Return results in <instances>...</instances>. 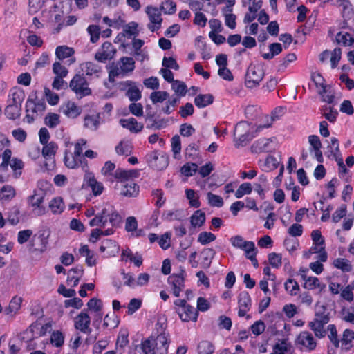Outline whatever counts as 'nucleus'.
I'll return each mask as SVG.
<instances>
[{
    "label": "nucleus",
    "mask_w": 354,
    "mask_h": 354,
    "mask_svg": "<svg viewBox=\"0 0 354 354\" xmlns=\"http://www.w3.org/2000/svg\"><path fill=\"white\" fill-rule=\"evenodd\" d=\"M46 107V105L44 99L38 100L35 94L34 96L32 95H30L26 102L27 122L30 124L37 116L42 115Z\"/></svg>",
    "instance_id": "nucleus-2"
},
{
    "label": "nucleus",
    "mask_w": 354,
    "mask_h": 354,
    "mask_svg": "<svg viewBox=\"0 0 354 354\" xmlns=\"http://www.w3.org/2000/svg\"><path fill=\"white\" fill-rule=\"evenodd\" d=\"M132 146L128 142L120 141L115 147V152L120 156H129L132 153Z\"/></svg>",
    "instance_id": "nucleus-29"
},
{
    "label": "nucleus",
    "mask_w": 354,
    "mask_h": 354,
    "mask_svg": "<svg viewBox=\"0 0 354 354\" xmlns=\"http://www.w3.org/2000/svg\"><path fill=\"white\" fill-rule=\"evenodd\" d=\"M88 82L83 75L76 74L69 83L70 88L79 98L91 95V89L88 87Z\"/></svg>",
    "instance_id": "nucleus-4"
},
{
    "label": "nucleus",
    "mask_w": 354,
    "mask_h": 354,
    "mask_svg": "<svg viewBox=\"0 0 354 354\" xmlns=\"http://www.w3.org/2000/svg\"><path fill=\"white\" fill-rule=\"evenodd\" d=\"M126 95L130 101L132 102H136L139 100L142 97L140 91L136 86L130 87L127 90Z\"/></svg>",
    "instance_id": "nucleus-48"
},
{
    "label": "nucleus",
    "mask_w": 354,
    "mask_h": 354,
    "mask_svg": "<svg viewBox=\"0 0 354 354\" xmlns=\"http://www.w3.org/2000/svg\"><path fill=\"white\" fill-rule=\"evenodd\" d=\"M15 190L11 185H6L1 187L0 190V199L8 201L15 196Z\"/></svg>",
    "instance_id": "nucleus-33"
},
{
    "label": "nucleus",
    "mask_w": 354,
    "mask_h": 354,
    "mask_svg": "<svg viewBox=\"0 0 354 354\" xmlns=\"http://www.w3.org/2000/svg\"><path fill=\"white\" fill-rule=\"evenodd\" d=\"M84 66L86 75H97V76H98L97 74L101 71V67L98 64L91 62H87L84 64Z\"/></svg>",
    "instance_id": "nucleus-46"
},
{
    "label": "nucleus",
    "mask_w": 354,
    "mask_h": 354,
    "mask_svg": "<svg viewBox=\"0 0 354 354\" xmlns=\"http://www.w3.org/2000/svg\"><path fill=\"white\" fill-rule=\"evenodd\" d=\"M138 26V24L133 21L126 25L124 27L123 31L129 35V37H131V36L136 37L138 35V31L137 30Z\"/></svg>",
    "instance_id": "nucleus-60"
},
{
    "label": "nucleus",
    "mask_w": 354,
    "mask_h": 354,
    "mask_svg": "<svg viewBox=\"0 0 354 354\" xmlns=\"http://www.w3.org/2000/svg\"><path fill=\"white\" fill-rule=\"evenodd\" d=\"M88 309L91 311H94L96 313H102V302L101 299L97 298H92L87 303Z\"/></svg>",
    "instance_id": "nucleus-40"
},
{
    "label": "nucleus",
    "mask_w": 354,
    "mask_h": 354,
    "mask_svg": "<svg viewBox=\"0 0 354 354\" xmlns=\"http://www.w3.org/2000/svg\"><path fill=\"white\" fill-rule=\"evenodd\" d=\"M347 212V207L346 205H342L333 214L332 220L335 223H338L340 220L346 216Z\"/></svg>",
    "instance_id": "nucleus-51"
},
{
    "label": "nucleus",
    "mask_w": 354,
    "mask_h": 354,
    "mask_svg": "<svg viewBox=\"0 0 354 354\" xmlns=\"http://www.w3.org/2000/svg\"><path fill=\"white\" fill-rule=\"evenodd\" d=\"M44 122L49 128H55L60 122L59 115L57 113H48L45 117Z\"/></svg>",
    "instance_id": "nucleus-37"
},
{
    "label": "nucleus",
    "mask_w": 354,
    "mask_h": 354,
    "mask_svg": "<svg viewBox=\"0 0 354 354\" xmlns=\"http://www.w3.org/2000/svg\"><path fill=\"white\" fill-rule=\"evenodd\" d=\"M42 155L45 158H50L55 156L58 148L57 144L54 142H47L43 145Z\"/></svg>",
    "instance_id": "nucleus-32"
},
{
    "label": "nucleus",
    "mask_w": 354,
    "mask_h": 354,
    "mask_svg": "<svg viewBox=\"0 0 354 354\" xmlns=\"http://www.w3.org/2000/svg\"><path fill=\"white\" fill-rule=\"evenodd\" d=\"M167 123V120L165 119H160V120H153L150 123H147L146 128L149 129H161L165 127H166Z\"/></svg>",
    "instance_id": "nucleus-59"
},
{
    "label": "nucleus",
    "mask_w": 354,
    "mask_h": 354,
    "mask_svg": "<svg viewBox=\"0 0 354 354\" xmlns=\"http://www.w3.org/2000/svg\"><path fill=\"white\" fill-rule=\"evenodd\" d=\"M203 255V263L206 268H209L214 259L216 252L212 248H205L201 252Z\"/></svg>",
    "instance_id": "nucleus-34"
},
{
    "label": "nucleus",
    "mask_w": 354,
    "mask_h": 354,
    "mask_svg": "<svg viewBox=\"0 0 354 354\" xmlns=\"http://www.w3.org/2000/svg\"><path fill=\"white\" fill-rule=\"evenodd\" d=\"M83 273L84 270L81 266L71 269L67 273V283L70 284L69 281L74 279V283L71 285V287H75L79 283L80 279Z\"/></svg>",
    "instance_id": "nucleus-17"
},
{
    "label": "nucleus",
    "mask_w": 354,
    "mask_h": 354,
    "mask_svg": "<svg viewBox=\"0 0 354 354\" xmlns=\"http://www.w3.org/2000/svg\"><path fill=\"white\" fill-rule=\"evenodd\" d=\"M109 222L112 227H118L121 223L122 218L120 215L112 209H109Z\"/></svg>",
    "instance_id": "nucleus-49"
},
{
    "label": "nucleus",
    "mask_w": 354,
    "mask_h": 354,
    "mask_svg": "<svg viewBox=\"0 0 354 354\" xmlns=\"http://www.w3.org/2000/svg\"><path fill=\"white\" fill-rule=\"evenodd\" d=\"M184 270H182L180 274H173L168 277V283L172 286L173 295L178 297L180 296V292L185 288V278L183 276Z\"/></svg>",
    "instance_id": "nucleus-9"
},
{
    "label": "nucleus",
    "mask_w": 354,
    "mask_h": 354,
    "mask_svg": "<svg viewBox=\"0 0 354 354\" xmlns=\"http://www.w3.org/2000/svg\"><path fill=\"white\" fill-rule=\"evenodd\" d=\"M53 71L56 76L60 77H66L68 73L67 68L58 62L53 64Z\"/></svg>",
    "instance_id": "nucleus-64"
},
{
    "label": "nucleus",
    "mask_w": 354,
    "mask_h": 354,
    "mask_svg": "<svg viewBox=\"0 0 354 354\" xmlns=\"http://www.w3.org/2000/svg\"><path fill=\"white\" fill-rule=\"evenodd\" d=\"M21 107L13 104H8L5 109V115L10 120H15L21 115Z\"/></svg>",
    "instance_id": "nucleus-26"
},
{
    "label": "nucleus",
    "mask_w": 354,
    "mask_h": 354,
    "mask_svg": "<svg viewBox=\"0 0 354 354\" xmlns=\"http://www.w3.org/2000/svg\"><path fill=\"white\" fill-rule=\"evenodd\" d=\"M198 354H212L214 351L213 344L209 341H201L197 347Z\"/></svg>",
    "instance_id": "nucleus-31"
},
{
    "label": "nucleus",
    "mask_w": 354,
    "mask_h": 354,
    "mask_svg": "<svg viewBox=\"0 0 354 354\" xmlns=\"http://www.w3.org/2000/svg\"><path fill=\"white\" fill-rule=\"evenodd\" d=\"M334 266L338 269L342 270L343 272H348L352 269V266L347 259L338 258L333 262Z\"/></svg>",
    "instance_id": "nucleus-43"
},
{
    "label": "nucleus",
    "mask_w": 354,
    "mask_h": 354,
    "mask_svg": "<svg viewBox=\"0 0 354 354\" xmlns=\"http://www.w3.org/2000/svg\"><path fill=\"white\" fill-rule=\"evenodd\" d=\"M25 97L24 91L19 88L14 87L9 93L8 104H13L15 106H20L21 107L22 102Z\"/></svg>",
    "instance_id": "nucleus-12"
},
{
    "label": "nucleus",
    "mask_w": 354,
    "mask_h": 354,
    "mask_svg": "<svg viewBox=\"0 0 354 354\" xmlns=\"http://www.w3.org/2000/svg\"><path fill=\"white\" fill-rule=\"evenodd\" d=\"M146 12L149 15L150 22L153 24H161L162 19L161 18V14L155 7L147 6Z\"/></svg>",
    "instance_id": "nucleus-22"
},
{
    "label": "nucleus",
    "mask_w": 354,
    "mask_h": 354,
    "mask_svg": "<svg viewBox=\"0 0 354 354\" xmlns=\"http://www.w3.org/2000/svg\"><path fill=\"white\" fill-rule=\"evenodd\" d=\"M241 250H243L245 254V257H250L251 254H257V250L255 247L254 243L250 241H245L244 244L241 248Z\"/></svg>",
    "instance_id": "nucleus-57"
},
{
    "label": "nucleus",
    "mask_w": 354,
    "mask_h": 354,
    "mask_svg": "<svg viewBox=\"0 0 354 354\" xmlns=\"http://www.w3.org/2000/svg\"><path fill=\"white\" fill-rule=\"evenodd\" d=\"M285 289L289 291L291 295H296L297 292L299 290V286L295 280L288 279L285 283Z\"/></svg>",
    "instance_id": "nucleus-54"
},
{
    "label": "nucleus",
    "mask_w": 354,
    "mask_h": 354,
    "mask_svg": "<svg viewBox=\"0 0 354 354\" xmlns=\"http://www.w3.org/2000/svg\"><path fill=\"white\" fill-rule=\"evenodd\" d=\"M50 342L56 347L62 346L64 342L63 334L59 330L54 331L51 335Z\"/></svg>",
    "instance_id": "nucleus-53"
},
{
    "label": "nucleus",
    "mask_w": 354,
    "mask_h": 354,
    "mask_svg": "<svg viewBox=\"0 0 354 354\" xmlns=\"http://www.w3.org/2000/svg\"><path fill=\"white\" fill-rule=\"evenodd\" d=\"M172 89L177 93H178L180 96H185L187 93V86L186 84L180 80H176L172 83L171 85Z\"/></svg>",
    "instance_id": "nucleus-52"
},
{
    "label": "nucleus",
    "mask_w": 354,
    "mask_h": 354,
    "mask_svg": "<svg viewBox=\"0 0 354 354\" xmlns=\"http://www.w3.org/2000/svg\"><path fill=\"white\" fill-rule=\"evenodd\" d=\"M326 324V320L318 322L313 319V321L308 323V326L314 332L317 337L323 338L326 334V330L324 329Z\"/></svg>",
    "instance_id": "nucleus-16"
},
{
    "label": "nucleus",
    "mask_w": 354,
    "mask_h": 354,
    "mask_svg": "<svg viewBox=\"0 0 354 354\" xmlns=\"http://www.w3.org/2000/svg\"><path fill=\"white\" fill-rule=\"evenodd\" d=\"M216 240V236L212 232H202L198 234L197 241L201 245H207Z\"/></svg>",
    "instance_id": "nucleus-39"
},
{
    "label": "nucleus",
    "mask_w": 354,
    "mask_h": 354,
    "mask_svg": "<svg viewBox=\"0 0 354 354\" xmlns=\"http://www.w3.org/2000/svg\"><path fill=\"white\" fill-rule=\"evenodd\" d=\"M122 63L121 70L122 72H131L135 68V62L132 57H123L120 59Z\"/></svg>",
    "instance_id": "nucleus-36"
},
{
    "label": "nucleus",
    "mask_w": 354,
    "mask_h": 354,
    "mask_svg": "<svg viewBox=\"0 0 354 354\" xmlns=\"http://www.w3.org/2000/svg\"><path fill=\"white\" fill-rule=\"evenodd\" d=\"M19 214L20 211L19 208L13 207L8 212V221L12 225H17L19 222Z\"/></svg>",
    "instance_id": "nucleus-50"
},
{
    "label": "nucleus",
    "mask_w": 354,
    "mask_h": 354,
    "mask_svg": "<svg viewBox=\"0 0 354 354\" xmlns=\"http://www.w3.org/2000/svg\"><path fill=\"white\" fill-rule=\"evenodd\" d=\"M238 303L239 306H241V308L250 309L252 301L249 293L246 291L241 292L238 297Z\"/></svg>",
    "instance_id": "nucleus-35"
},
{
    "label": "nucleus",
    "mask_w": 354,
    "mask_h": 354,
    "mask_svg": "<svg viewBox=\"0 0 354 354\" xmlns=\"http://www.w3.org/2000/svg\"><path fill=\"white\" fill-rule=\"evenodd\" d=\"M157 352L159 354H167L169 348V335L165 333H161L153 340Z\"/></svg>",
    "instance_id": "nucleus-11"
},
{
    "label": "nucleus",
    "mask_w": 354,
    "mask_h": 354,
    "mask_svg": "<svg viewBox=\"0 0 354 354\" xmlns=\"http://www.w3.org/2000/svg\"><path fill=\"white\" fill-rule=\"evenodd\" d=\"M264 75L263 69L251 64L245 74V84L246 87L252 88L258 86L263 79Z\"/></svg>",
    "instance_id": "nucleus-5"
},
{
    "label": "nucleus",
    "mask_w": 354,
    "mask_h": 354,
    "mask_svg": "<svg viewBox=\"0 0 354 354\" xmlns=\"http://www.w3.org/2000/svg\"><path fill=\"white\" fill-rule=\"evenodd\" d=\"M139 172L136 169L124 170L122 169H117L115 171L114 176L116 179L120 181H126L133 178L138 177Z\"/></svg>",
    "instance_id": "nucleus-15"
},
{
    "label": "nucleus",
    "mask_w": 354,
    "mask_h": 354,
    "mask_svg": "<svg viewBox=\"0 0 354 354\" xmlns=\"http://www.w3.org/2000/svg\"><path fill=\"white\" fill-rule=\"evenodd\" d=\"M174 304L176 313L183 322H196L197 320L198 310L194 306L187 304L185 299H176Z\"/></svg>",
    "instance_id": "nucleus-3"
},
{
    "label": "nucleus",
    "mask_w": 354,
    "mask_h": 354,
    "mask_svg": "<svg viewBox=\"0 0 354 354\" xmlns=\"http://www.w3.org/2000/svg\"><path fill=\"white\" fill-rule=\"evenodd\" d=\"M208 203L212 207H221L223 205V200L220 196L214 194L212 192L207 194Z\"/></svg>",
    "instance_id": "nucleus-42"
},
{
    "label": "nucleus",
    "mask_w": 354,
    "mask_h": 354,
    "mask_svg": "<svg viewBox=\"0 0 354 354\" xmlns=\"http://www.w3.org/2000/svg\"><path fill=\"white\" fill-rule=\"evenodd\" d=\"M12 151L9 149H6L2 153V162L0 165V168L3 171L8 169L9 163L11 161Z\"/></svg>",
    "instance_id": "nucleus-58"
},
{
    "label": "nucleus",
    "mask_w": 354,
    "mask_h": 354,
    "mask_svg": "<svg viewBox=\"0 0 354 354\" xmlns=\"http://www.w3.org/2000/svg\"><path fill=\"white\" fill-rule=\"evenodd\" d=\"M139 191V187L133 181L127 183L121 192V194L125 196H136Z\"/></svg>",
    "instance_id": "nucleus-24"
},
{
    "label": "nucleus",
    "mask_w": 354,
    "mask_h": 354,
    "mask_svg": "<svg viewBox=\"0 0 354 354\" xmlns=\"http://www.w3.org/2000/svg\"><path fill=\"white\" fill-rule=\"evenodd\" d=\"M61 111L68 118H75L81 113V108L74 102H68L61 108Z\"/></svg>",
    "instance_id": "nucleus-18"
},
{
    "label": "nucleus",
    "mask_w": 354,
    "mask_h": 354,
    "mask_svg": "<svg viewBox=\"0 0 354 354\" xmlns=\"http://www.w3.org/2000/svg\"><path fill=\"white\" fill-rule=\"evenodd\" d=\"M49 208L53 214H61L64 209V204L61 197L54 198L49 204Z\"/></svg>",
    "instance_id": "nucleus-30"
},
{
    "label": "nucleus",
    "mask_w": 354,
    "mask_h": 354,
    "mask_svg": "<svg viewBox=\"0 0 354 354\" xmlns=\"http://www.w3.org/2000/svg\"><path fill=\"white\" fill-rule=\"evenodd\" d=\"M205 214L201 210H196L190 217V223L193 227H201L205 222Z\"/></svg>",
    "instance_id": "nucleus-20"
},
{
    "label": "nucleus",
    "mask_w": 354,
    "mask_h": 354,
    "mask_svg": "<svg viewBox=\"0 0 354 354\" xmlns=\"http://www.w3.org/2000/svg\"><path fill=\"white\" fill-rule=\"evenodd\" d=\"M46 193L43 189L35 190L34 194L28 198V203L35 208V214L41 216L46 213V208L41 205L44 202Z\"/></svg>",
    "instance_id": "nucleus-8"
},
{
    "label": "nucleus",
    "mask_w": 354,
    "mask_h": 354,
    "mask_svg": "<svg viewBox=\"0 0 354 354\" xmlns=\"http://www.w3.org/2000/svg\"><path fill=\"white\" fill-rule=\"evenodd\" d=\"M198 170V165L196 163L188 162L185 164L180 169L181 173L187 177L193 176Z\"/></svg>",
    "instance_id": "nucleus-44"
},
{
    "label": "nucleus",
    "mask_w": 354,
    "mask_h": 354,
    "mask_svg": "<svg viewBox=\"0 0 354 354\" xmlns=\"http://www.w3.org/2000/svg\"><path fill=\"white\" fill-rule=\"evenodd\" d=\"M100 113L86 115L84 118V127L91 131H97L100 124Z\"/></svg>",
    "instance_id": "nucleus-14"
},
{
    "label": "nucleus",
    "mask_w": 354,
    "mask_h": 354,
    "mask_svg": "<svg viewBox=\"0 0 354 354\" xmlns=\"http://www.w3.org/2000/svg\"><path fill=\"white\" fill-rule=\"evenodd\" d=\"M252 191V185L250 183H243L235 192L236 198H241L245 194H250Z\"/></svg>",
    "instance_id": "nucleus-41"
},
{
    "label": "nucleus",
    "mask_w": 354,
    "mask_h": 354,
    "mask_svg": "<svg viewBox=\"0 0 354 354\" xmlns=\"http://www.w3.org/2000/svg\"><path fill=\"white\" fill-rule=\"evenodd\" d=\"M298 341L300 344L307 347L310 351L316 347V342L313 335L308 331L301 332L298 337Z\"/></svg>",
    "instance_id": "nucleus-13"
},
{
    "label": "nucleus",
    "mask_w": 354,
    "mask_h": 354,
    "mask_svg": "<svg viewBox=\"0 0 354 354\" xmlns=\"http://www.w3.org/2000/svg\"><path fill=\"white\" fill-rule=\"evenodd\" d=\"M169 96V94L167 91H154L151 93L150 99L153 104H156L158 102H162L167 100Z\"/></svg>",
    "instance_id": "nucleus-45"
},
{
    "label": "nucleus",
    "mask_w": 354,
    "mask_h": 354,
    "mask_svg": "<svg viewBox=\"0 0 354 354\" xmlns=\"http://www.w3.org/2000/svg\"><path fill=\"white\" fill-rule=\"evenodd\" d=\"M330 313L327 311V308L324 305H322L319 306L315 313V318L314 320L318 322H322L323 320H326V324H328L330 321Z\"/></svg>",
    "instance_id": "nucleus-28"
},
{
    "label": "nucleus",
    "mask_w": 354,
    "mask_h": 354,
    "mask_svg": "<svg viewBox=\"0 0 354 354\" xmlns=\"http://www.w3.org/2000/svg\"><path fill=\"white\" fill-rule=\"evenodd\" d=\"M88 184L91 187L92 192L95 196L102 194L103 185L101 183L97 182L94 178H89Z\"/></svg>",
    "instance_id": "nucleus-55"
},
{
    "label": "nucleus",
    "mask_w": 354,
    "mask_h": 354,
    "mask_svg": "<svg viewBox=\"0 0 354 354\" xmlns=\"http://www.w3.org/2000/svg\"><path fill=\"white\" fill-rule=\"evenodd\" d=\"M153 340V336H151L149 338L142 341L140 345L142 354H156V348Z\"/></svg>",
    "instance_id": "nucleus-23"
},
{
    "label": "nucleus",
    "mask_w": 354,
    "mask_h": 354,
    "mask_svg": "<svg viewBox=\"0 0 354 354\" xmlns=\"http://www.w3.org/2000/svg\"><path fill=\"white\" fill-rule=\"evenodd\" d=\"M281 254L276 252L270 253L268 261L272 267L278 268L281 266Z\"/></svg>",
    "instance_id": "nucleus-56"
},
{
    "label": "nucleus",
    "mask_w": 354,
    "mask_h": 354,
    "mask_svg": "<svg viewBox=\"0 0 354 354\" xmlns=\"http://www.w3.org/2000/svg\"><path fill=\"white\" fill-rule=\"evenodd\" d=\"M74 53L73 48L66 46H59L55 50L56 57L60 60L71 57Z\"/></svg>",
    "instance_id": "nucleus-27"
},
{
    "label": "nucleus",
    "mask_w": 354,
    "mask_h": 354,
    "mask_svg": "<svg viewBox=\"0 0 354 354\" xmlns=\"http://www.w3.org/2000/svg\"><path fill=\"white\" fill-rule=\"evenodd\" d=\"M354 339V332L350 329H346L341 339L342 347L345 351H348L352 345L351 344L352 340Z\"/></svg>",
    "instance_id": "nucleus-25"
},
{
    "label": "nucleus",
    "mask_w": 354,
    "mask_h": 354,
    "mask_svg": "<svg viewBox=\"0 0 354 354\" xmlns=\"http://www.w3.org/2000/svg\"><path fill=\"white\" fill-rule=\"evenodd\" d=\"M267 123L259 124L254 132H250L249 124L246 122H239L236 124L234 131V142L236 148L244 147L248 145L256 136L257 133L260 132L264 128H268L271 126L272 118L266 116Z\"/></svg>",
    "instance_id": "nucleus-1"
},
{
    "label": "nucleus",
    "mask_w": 354,
    "mask_h": 354,
    "mask_svg": "<svg viewBox=\"0 0 354 354\" xmlns=\"http://www.w3.org/2000/svg\"><path fill=\"white\" fill-rule=\"evenodd\" d=\"M160 10L164 11L165 14L172 15L176 11V5L171 1H166L160 6Z\"/></svg>",
    "instance_id": "nucleus-61"
},
{
    "label": "nucleus",
    "mask_w": 354,
    "mask_h": 354,
    "mask_svg": "<svg viewBox=\"0 0 354 354\" xmlns=\"http://www.w3.org/2000/svg\"><path fill=\"white\" fill-rule=\"evenodd\" d=\"M250 329L253 334L255 335H259L264 332L266 329V325L263 321L259 320L255 322L250 326Z\"/></svg>",
    "instance_id": "nucleus-63"
},
{
    "label": "nucleus",
    "mask_w": 354,
    "mask_h": 354,
    "mask_svg": "<svg viewBox=\"0 0 354 354\" xmlns=\"http://www.w3.org/2000/svg\"><path fill=\"white\" fill-rule=\"evenodd\" d=\"M214 96L212 94H199L194 98V104L198 108H205L212 104L214 102Z\"/></svg>",
    "instance_id": "nucleus-19"
},
{
    "label": "nucleus",
    "mask_w": 354,
    "mask_h": 354,
    "mask_svg": "<svg viewBox=\"0 0 354 354\" xmlns=\"http://www.w3.org/2000/svg\"><path fill=\"white\" fill-rule=\"evenodd\" d=\"M186 197L189 200V205L191 207L198 208L201 205V203L199 201V197L198 196H196V192L194 190L191 189H187L185 190Z\"/></svg>",
    "instance_id": "nucleus-38"
},
{
    "label": "nucleus",
    "mask_w": 354,
    "mask_h": 354,
    "mask_svg": "<svg viewBox=\"0 0 354 354\" xmlns=\"http://www.w3.org/2000/svg\"><path fill=\"white\" fill-rule=\"evenodd\" d=\"M87 31L91 36V41L92 43H96L100 35V28L97 25H90L87 28Z\"/></svg>",
    "instance_id": "nucleus-47"
},
{
    "label": "nucleus",
    "mask_w": 354,
    "mask_h": 354,
    "mask_svg": "<svg viewBox=\"0 0 354 354\" xmlns=\"http://www.w3.org/2000/svg\"><path fill=\"white\" fill-rule=\"evenodd\" d=\"M335 41L344 46H351L354 43V38L348 32H339L335 36Z\"/></svg>",
    "instance_id": "nucleus-21"
},
{
    "label": "nucleus",
    "mask_w": 354,
    "mask_h": 354,
    "mask_svg": "<svg viewBox=\"0 0 354 354\" xmlns=\"http://www.w3.org/2000/svg\"><path fill=\"white\" fill-rule=\"evenodd\" d=\"M145 159L149 167L157 170H162L169 165V156L156 151L147 154Z\"/></svg>",
    "instance_id": "nucleus-6"
},
{
    "label": "nucleus",
    "mask_w": 354,
    "mask_h": 354,
    "mask_svg": "<svg viewBox=\"0 0 354 354\" xmlns=\"http://www.w3.org/2000/svg\"><path fill=\"white\" fill-rule=\"evenodd\" d=\"M45 95L47 102L50 105H56L59 102V95L57 93H53L49 88H44Z\"/></svg>",
    "instance_id": "nucleus-62"
},
{
    "label": "nucleus",
    "mask_w": 354,
    "mask_h": 354,
    "mask_svg": "<svg viewBox=\"0 0 354 354\" xmlns=\"http://www.w3.org/2000/svg\"><path fill=\"white\" fill-rule=\"evenodd\" d=\"M276 138H262L256 140L251 146V151L254 153H269L276 149Z\"/></svg>",
    "instance_id": "nucleus-7"
},
{
    "label": "nucleus",
    "mask_w": 354,
    "mask_h": 354,
    "mask_svg": "<svg viewBox=\"0 0 354 354\" xmlns=\"http://www.w3.org/2000/svg\"><path fill=\"white\" fill-rule=\"evenodd\" d=\"M91 324V318L88 313L84 310L82 311L75 318V328L77 330L86 334H90L91 329L89 326Z\"/></svg>",
    "instance_id": "nucleus-10"
}]
</instances>
